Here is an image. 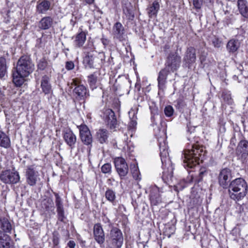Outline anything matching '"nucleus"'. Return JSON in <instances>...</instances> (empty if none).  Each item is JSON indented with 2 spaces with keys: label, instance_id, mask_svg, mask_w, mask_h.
Returning <instances> with one entry per match:
<instances>
[{
  "label": "nucleus",
  "instance_id": "1",
  "mask_svg": "<svg viewBox=\"0 0 248 248\" xmlns=\"http://www.w3.org/2000/svg\"><path fill=\"white\" fill-rule=\"evenodd\" d=\"M155 135L158 139L160 149V156L162 162V179L164 181L171 179L173 173L174 167L169 155L165 128L156 127L154 128Z\"/></svg>",
  "mask_w": 248,
  "mask_h": 248
},
{
  "label": "nucleus",
  "instance_id": "2",
  "mask_svg": "<svg viewBox=\"0 0 248 248\" xmlns=\"http://www.w3.org/2000/svg\"><path fill=\"white\" fill-rule=\"evenodd\" d=\"M34 70V64L30 56L24 55L18 60L16 71L13 74V81L16 86H21L25 78L29 76Z\"/></svg>",
  "mask_w": 248,
  "mask_h": 248
},
{
  "label": "nucleus",
  "instance_id": "3",
  "mask_svg": "<svg viewBox=\"0 0 248 248\" xmlns=\"http://www.w3.org/2000/svg\"><path fill=\"white\" fill-rule=\"evenodd\" d=\"M184 167L186 168H192L202 161L204 153L202 147L198 145L191 144V149H187L184 153Z\"/></svg>",
  "mask_w": 248,
  "mask_h": 248
},
{
  "label": "nucleus",
  "instance_id": "4",
  "mask_svg": "<svg viewBox=\"0 0 248 248\" xmlns=\"http://www.w3.org/2000/svg\"><path fill=\"white\" fill-rule=\"evenodd\" d=\"M248 192V186L242 178L232 180L228 186V193L230 198L236 202L243 199Z\"/></svg>",
  "mask_w": 248,
  "mask_h": 248
},
{
  "label": "nucleus",
  "instance_id": "5",
  "mask_svg": "<svg viewBox=\"0 0 248 248\" xmlns=\"http://www.w3.org/2000/svg\"><path fill=\"white\" fill-rule=\"evenodd\" d=\"M181 63V57L176 52H170L166 60L165 68L171 72H174L180 67Z\"/></svg>",
  "mask_w": 248,
  "mask_h": 248
},
{
  "label": "nucleus",
  "instance_id": "6",
  "mask_svg": "<svg viewBox=\"0 0 248 248\" xmlns=\"http://www.w3.org/2000/svg\"><path fill=\"white\" fill-rule=\"evenodd\" d=\"M71 85L75 86L73 93L77 100H83L89 96L86 87L80 84V81L78 78L72 79Z\"/></svg>",
  "mask_w": 248,
  "mask_h": 248
},
{
  "label": "nucleus",
  "instance_id": "7",
  "mask_svg": "<svg viewBox=\"0 0 248 248\" xmlns=\"http://www.w3.org/2000/svg\"><path fill=\"white\" fill-rule=\"evenodd\" d=\"M39 166L35 164L29 165L26 170V182L31 186H34L40 180Z\"/></svg>",
  "mask_w": 248,
  "mask_h": 248
},
{
  "label": "nucleus",
  "instance_id": "8",
  "mask_svg": "<svg viewBox=\"0 0 248 248\" xmlns=\"http://www.w3.org/2000/svg\"><path fill=\"white\" fill-rule=\"evenodd\" d=\"M108 239L113 247L121 248L124 242V237L121 230L117 227H112L108 235Z\"/></svg>",
  "mask_w": 248,
  "mask_h": 248
},
{
  "label": "nucleus",
  "instance_id": "9",
  "mask_svg": "<svg viewBox=\"0 0 248 248\" xmlns=\"http://www.w3.org/2000/svg\"><path fill=\"white\" fill-rule=\"evenodd\" d=\"M0 180L5 184H14L19 181L20 176L18 172L7 170L0 173Z\"/></svg>",
  "mask_w": 248,
  "mask_h": 248
},
{
  "label": "nucleus",
  "instance_id": "10",
  "mask_svg": "<svg viewBox=\"0 0 248 248\" xmlns=\"http://www.w3.org/2000/svg\"><path fill=\"white\" fill-rule=\"evenodd\" d=\"M115 168L121 179H123L128 173L129 168L125 159L121 157H116L114 160Z\"/></svg>",
  "mask_w": 248,
  "mask_h": 248
},
{
  "label": "nucleus",
  "instance_id": "11",
  "mask_svg": "<svg viewBox=\"0 0 248 248\" xmlns=\"http://www.w3.org/2000/svg\"><path fill=\"white\" fill-rule=\"evenodd\" d=\"M102 117L110 129H113L116 127L117 124V119L115 113L112 109L104 108Z\"/></svg>",
  "mask_w": 248,
  "mask_h": 248
},
{
  "label": "nucleus",
  "instance_id": "12",
  "mask_svg": "<svg viewBox=\"0 0 248 248\" xmlns=\"http://www.w3.org/2000/svg\"><path fill=\"white\" fill-rule=\"evenodd\" d=\"M196 50L192 47H188L183 57V62L186 67H190L196 60Z\"/></svg>",
  "mask_w": 248,
  "mask_h": 248
},
{
  "label": "nucleus",
  "instance_id": "13",
  "mask_svg": "<svg viewBox=\"0 0 248 248\" xmlns=\"http://www.w3.org/2000/svg\"><path fill=\"white\" fill-rule=\"evenodd\" d=\"M236 155L242 162L245 161L248 156V141L242 140L239 142L236 149Z\"/></svg>",
  "mask_w": 248,
  "mask_h": 248
},
{
  "label": "nucleus",
  "instance_id": "14",
  "mask_svg": "<svg viewBox=\"0 0 248 248\" xmlns=\"http://www.w3.org/2000/svg\"><path fill=\"white\" fill-rule=\"evenodd\" d=\"M62 137L67 145L71 150L75 147L77 137L73 131L69 128H65L62 131Z\"/></svg>",
  "mask_w": 248,
  "mask_h": 248
},
{
  "label": "nucleus",
  "instance_id": "15",
  "mask_svg": "<svg viewBox=\"0 0 248 248\" xmlns=\"http://www.w3.org/2000/svg\"><path fill=\"white\" fill-rule=\"evenodd\" d=\"M112 34L113 38L118 40L120 42L125 41L127 38L124 28L120 22H116L113 26Z\"/></svg>",
  "mask_w": 248,
  "mask_h": 248
},
{
  "label": "nucleus",
  "instance_id": "16",
  "mask_svg": "<svg viewBox=\"0 0 248 248\" xmlns=\"http://www.w3.org/2000/svg\"><path fill=\"white\" fill-rule=\"evenodd\" d=\"M80 137L84 144L88 145L93 141L92 136L88 127L85 124H82L78 127Z\"/></svg>",
  "mask_w": 248,
  "mask_h": 248
},
{
  "label": "nucleus",
  "instance_id": "17",
  "mask_svg": "<svg viewBox=\"0 0 248 248\" xmlns=\"http://www.w3.org/2000/svg\"><path fill=\"white\" fill-rule=\"evenodd\" d=\"M93 237L99 244H103L105 240L103 229L100 223H96L93 226Z\"/></svg>",
  "mask_w": 248,
  "mask_h": 248
},
{
  "label": "nucleus",
  "instance_id": "18",
  "mask_svg": "<svg viewBox=\"0 0 248 248\" xmlns=\"http://www.w3.org/2000/svg\"><path fill=\"white\" fill-rule=\"evenodd\" d=\"M52 7L51 2L49 0H39L37 2L36 12L38 14H46Z\"/></svg>",
  "mask_w": 248,
  "mask_h": 248
},
{
  "label": "nucleus",
  "instance_id": "19",
  "mask_svg": "<svg viewBox=\"0 0 248 248\" xmlns=\"http://www.w3.org/2000/svg\"><path fill=\"white\" fill-rule=\"evenodd\" d=\"M231 176V170L227 168L222 169L219 174L218 181L219 185L223 188H226L228 186L229 179Z\"/></svg>",
  "mask_w": 248,
  "mask_h": 248
},
{
  "label": "nucleus",
  "instance_id": "20",
  "mask_svg": "<svg viewBox=\"0 0 248 248\" xmlns=\"http://www.w3.org/2000/svg\"><path fill=\"white\" fill-rule=\"evenodd\" d=\"M123 12L126 18L128 20H133L135 15L133 7L128 0H124L122 3Z\"/></svg>",
  "mask_w": 248,
  "mask_h": 248
},
{
  "label": "nucleus",
  "instance_id": "21",
  "mask_svg": "<svg viewBox=\"0 0 248 248\" xmlns=\"http://www.w3.org/2000/svg\"><path fill=\"white\" fill-rule=\"evenodd\" d=\"M55 196L56 197L55 203L57 207L58 219L61 222H64L66 217L64 215V211L62 199L58 194L55 193Z\"/></svg>",
  "mask_w": 248,
  "mask_h": 248
},
{
  "label": "nucleus",
  "instance_id": "22",
  "mask_svg": "<svg viewBox=\"0 0 248 248\" xmlns=\"http://www.w3.org/2000/svg\"><path fill=\"white\" fill-rule=\"evenodd\" d=\"M171 72L167 68H164L158 73L157 77L158 87L159 90H163L167 82L169 74Z\"/></svg>",
  "mask_w": 248,
  "mask_h": 248
},
{
  "label": "nucleus",
  "instance_id": "23",
  "mask_svg": "<svg viewBox=\"0 0 248 248\" xmlns=\"http://www.w3.org/2000/svg\"><path fill=\"white\" fill-rule=\"evenodd\" d=\"M150 200L152 205H157L161 202L160 191L158 187L155 186L152 188L150 195Z\"/></svg>",
  "mask_w": 248,
  "mask_h": 248
},
{
  "label": "nucleus",
  "instance_id": "24",
  "mask_svg": "<svg viewBox=\"0 0 248 248\" xmlns=\"http://www.w3.org/2000/svg\"><path fill=\"white\" fill-rule=\"evenodd\" d=\"M237 6L239 14L244 19H248V2L247 0H237Z\"/></svg>",
  "mask_w": 248,
  "mask_h": 248
},
{
  "label": "nucleus",
  "instance_id": "25",
  "mask_svg": "<svg viewBox=\"0 0 248 248\" xmlns=\"http://www.w3.org/2000/svg\"><path fill=\"white\" fill-rule=\"evenodd\" d=\"M41 87L42 92L45 94H51L52 93L50 78L47 76L45 75L42 77L41 80Z\"/></svg>",
  "mask_w": 248,
  "mask_h": 248
},
{
  "label": "nucleus",
  "instance_id": "26",
  "mask_svg": "<svg viewBox=\"0 0 248 248\" xmlns=\"http://www.w3.org/2000/svg\"><path fill=\"white\" fill-rule=\"evenodd\" d=\"M160 9V5L157 1H154L146 9L148 16L150 18L155 17Z\"/></svg>",
  "mask_w": 248,
  "mask_h": 248
},
{
  "label": "nucleus",
  "instance_id": "27",
  "mask_svg": "<svg viewBox=\"0 0 248 248\" xmlns=\"http://www.w3.org/2000/svg\"><path fill=\"white\" fill-rule=\"evenodd\" d=\"M221 102L222 107L225 105H231L233 103L230 91L225 90L221 94Z\"/></svg>",
  "mask_w": 248,
  "mask_h": 248
},
{
  "label": "nucleus",
  "instance_id": "28",
  "mask_svg": "<svg viewBox=\"0 0 248 248\" xmlns=\"http://www.w3.org/2000/svg\"><path fill=\"white\" fill-rule=\"evenodd\" d=\"M0 228L5 233H11L12 225L9 220L5 217H0Z\"/></svg>",
  "mask_w": 248,
  "mask_h": 248
},
{
  "label": "nucleus",
  "instance_id": "29",
  "mask_svg": "<svg viewBox=\"0 0 248 248\" xmlns=\"http://www.w3.org/2000/svg\"><path fill=\"white\" fill-rule=\"evenodd\" d=\"M240 43L238 40L231 39L226 45V48L229 53H234L240 47Z\"/></svg>",
  "mask_w": 248,
  "mask_h": 248
},
{
  "label": "nucleus",
  "instance_id": "30",
  "mask_svg": "<svg viewBox=\"0 0 248 248\" xmlns=\"http://www.w3.org/2000/svg\"><path fill=\"white\" fill-rule=\"evenodd\" d=\"M53 19L51 16H45L42 18L39 23V28L42 30H47L53 24Z\"/></svg>",
  "mask_w": 248,
  "mask_h": 248
},
{
  "label": "nucleus",
  "instance_id": "31",
  "mask_svg": "<svg viewBox=\"0 0 248 248\" xmlns=\"http://www.w3.org/2000/svg\"><path fill=\"white\" fill-rule=\"evenodd\" d=\"M96 139L101 144L106 143L108 137V131L105 129H99L96 133Z\"/></svg>",
  "mask_w": 248,
  "mask_h": 248
},
{
  "label": "nucleus",
  "instance_id": "32",
  "mask_svg": "<svg viewBox=\"0 0 248 248\" xmlns=\"http://www.w3.org/2000/svg\"><path fill=\"white\" fill-rule=\"evenodd\" d=\"M0 248H13L10 237L0 231Z\"/></svg>",
  "mask_w": 248,
  "mask_h": 248
},
{
  "label": "nucleus",
  "instance_id": "33",
  "mask_svg": "<svg viewBox=\"0 0 248 248\" xmlns=\"http://www.w3.org/2000/svg\"><path fill=\"white\" fill-rule=\"evenodd\" d=\"M11 141L9 137L3 132L0 131V146L8 148L10 146Z\"/></svg>",
  "mask_w": 248,
  "mask_h": 248
},
{
  "label": "nucleus",
  "instance_id": "34",
  "mask_svg": "<svg viewBox=\"0 0 248 248\" xmlns=\"http://www.w3.org/2000/svg\"><path fill=\"white\" fill-rule=\"evenodd\" d=\"M86 39V36L85 33L81 31L78 33L74 41L75 45L76 47H80L82 46L84 44Z\"/></svg>",
  "mask_w": 248,
  "mask_h": 248
},
{
  "label": "nucleus",
  "instance_id": "35",
  "mask_svg": "<svg viewBox=\"0 0 248 248\" xmlns=\"http://www.w3.org/2000/svg\"><path fill=\"white\" fill-rule=\"evenodd\" d=\"M130 170L133 178L137 180H140V174L137 164H132L130 166Z\"/></svg>",
  "mask_w": 248,
  "mask_h": 248
},
{
  "label": "nucleus",
  "instance_id": "36",
  "mask_svg": "<svg viewBox=\"0 0 248 248\" xmlns=\"http://www.w3.org/2000/svg\"><path fill=\"white\" fill-rule=\"evenodd\" d=\"M7 68L6 59L4 57H0V78L5 76L7 73Z\"/></svg>",
  "mask_w": 248,
  "mask_h": 248
},
{
  "label": "nucleus",
  "instance_id": "37",
  "mask_svg": "<svg viewBox=\"0 0 248 248\" xmlns=\"http://www.w3.org/2000/svg\"><path fill=\"white\" fill-rule=\"evenodd\" d=\"M84 63L86 66L91 68L94 66V58L93 55L88 54L84 58Z\"/></svg>",
  "mask_w": 248,
  "mask_h": 248
},
{
  "label": "nucleus",
  "instance_id": "38",
  "mask_svg": "<svg viewBox=\"0 0 248 248\" xmlns=\"http://www.w3.org/2000/svg\"><path fill=\"white\" fill-rule=\"evenodd\" d=\"M97 79V76L94 74H91L88 77V82L92 89L96 88Z\"/></svg>",
  "mask_w": 248,
  "mask_h": 248
},
{
  "label": "nucleus",
  "instance_id": "39",
  "mask_svg": "<svg viewBox=\"0 0 248 248\" xmlns=\"http://www.w3.org/2000/svg\"><path fill=\"white\" fill-rule=\"evenodd\" d=\"M155 111L156 112V113H155L154 115L151 117V120L152 122V125L153 126H154L155 125L156 126L158 122H159L161 125L162 124L161 116L157 113V109H155Z\"/></svg>",
  "mask_w": 248,
  "mask_h": 248
},
{
  "label": "nucleus",
  "instance_id": "40",
  "mask_svg": "<svg viewBox=\"0 0 248 248\" xmlns=\"http://www.w3.org/2000/svg\"><path fill=\"white\" fill-rule=\"evenodd\" d=\"M105 197L109 202H113L116 199L115 193L112 190L108 189L106 191Z\"/></svg>",
  "mask_w": 248,
  "mask_h": 248
},
{
  "label": "nucleus",
  "instance_id": "41",
  "mask_svg": "<svg viewBox=\"0 0 248 248\" xmlns=\"http://www.w3.org/2000/svg\"><path fill=\"white\" fill-rule=\"evenodd\" d=\"M207 174V172L204 169H201L200 170L198 177L195 178L194 181L197 183L202 181L203 177Z\"/></svg>",
  "mask_w": 248,
  "mask_h": 248
},
{
  "label": "nucleus",
  "instance_id": "42",
  "mask_svg": "<svg viewBox=\"0 0 248 248\" xmlns=\"http://www.w3.org/2000/svg\"><path fill=\"white\" fill-rule=\"evenodd\" d=\"M47 65V62L46 59L42 58L40 59L38 63V68L41 70H44Z\"/></svg>",
  "mask_w": 248,
  "mask_h": 248
},
{
  "label": "nucleus",
  "instance_id": "43",
  "mask_svg": "<svg viewBox=\"0 0 248 248\" xmlns=\"http://www.w3.org/2000/svg\"><path fill=\"white\" fill-rule=\"evenodd\" d=\"M101 171L103 173H110L111 171V166L109 163L104 164L101 168Z\"/></svg>",
  "mask_w": 248,
  "mask_h": 248
},
{
  "label": "nucleus",
  "instance_id": "44",
  "mask_svg": "<svg viewBox=\"0 0 248 248\" xmlns=\"http://www.w3.org/2000/svg\"><path fill=\"white\" fill-rule=\"evenodd\" d=\"M174 112V109L171 106H168L164 109V113L166 116H171Z\"/></svg>",
  "mask_w": 248,
  "mask_h": 248
},
{
  "label": "nucleus",
  "instance_id": "45",
  "mask_svg": "<svg viewBox=\"0 0 248 248\" xmlns=\"http://www.w3.org/2000/svg\"><path fill=\"white\" fill-rule=\"evenodd\" d=\"M212 42L214 46L217 48L220 47L222 44V41L218 38H214Z\"/></svg>",
  "mask_w": 248,
  "mask_h": 248
},
{
  "label": "nucleus",
  "instance_id": "46",
  "mask_svg": "<svg viewBox=\"0 0 248 248\" xmlns=\"http://www.w3.org/2000/svg\"><path fill=\"white\" fill-rule=\"evenodd\" d=\"M202 0H193V4L195 9L200 10L202 5Z\"/></svg>",
  "mask_w": 248,
  "mask_h": 248
},
{
  "label": "nucleus",
  "instance_id": "47",
  "mask_svg": "<svg viewBox=\"0 0 248 248\" xmlns=\"http://www.w3.org/2000/svg\"><path fill=\"white\" fill-rule=\"evenodd\" d=\"M75 64L72 61H68L65 63V68L68 70H71L74 69Z\"/></svg>",
  "mask_w": 248,
  "mask_h": 248
},
{
  "label": "nucleus",
  "instance_id": "48",
  "mask_svg": "<svg viewBox=\"0 0 248 248\" xmlns=\"http://www.w3.org/2000/svg\"><path fill=\"white\" fill-rule=\"evenodd\" d=\"M134 147L132 146V144L130 142H127L125 145L124 147V149L125 150L129 151V152H132L133 151Z\"/></svg>",
  "mask_w": 248,
  "mask_h": 248
},
{
  "label": "nucleus",
  "instance_id": "49",
  "mask_svg": "<svg viewBox=\"0 0 248 248\" xmlns=\"http://www.w3.org/2000/svg\"><path fill=\"white\" fill-rule=\"evenodd\" d=\"M137 124V118L130 119V122L129 124V127L130 129H134Z\"/></svg>",
  "mask_w": 248,
  "mask_h": 248
},
{
  "label": "nucleus",
  "instance_id": "50",
  "mask_svg": "<svg viewBox=\"0 0 248 248\" xmlns=\"http://www.w3.org/2000/svg\"><path fill=\"white\" fill-rule=\"evenodd\" d=\"M136 110L134 109H131L129 111V116L130 119H136L137 118L136 114Z\"/></svg>",
  "mask_w": 248,
  "mask_h": 248
},
{
  "label": "nucleus",
  "instance_id": "51",
  "mask_svg": "<svg viewBox=\"0 0 248 248\" xmlns=\"http://www.w3.org/2000/svg\"><path fill=\"white\" fill-rule=\"evenodd\" d=\"M101 42L103 44V45H104V47H106L107 46H108L109 45L110 41H109V40H108V39H107L106 38L103 37L101 39Z\"/></svg>",
  "mask_w": 248,
  "mask_h": 248
},
{
  "label": "nucleus",
  "instance_id": "52",
  "mask_svg": "<svg viewBox=\"0 0 248 248\" xmlns=\"http://www.w3.org/2000/svg\"><path fill=\"white\" fill-rule=\"evenodd\" d=\"M98 57L99 58H100L102 63H104L105 62V54L104 53H103V52L99 53L98 54Z\"/></svg>",
  "mask_w": 248,
  "mask_h": 248
},
{
  "label": "nucleus",
  "instance_id": "53",
  "mask_svg": "<svg viewBox=\"0 0 248 248\" xmlns=\"http://www.w3.org/2000/svg\"><path fill=\"white\" fill-rule=\"evenodd\" d=\"M67 245L70 248H75L76 246L75 242L72 240L69 241Z\"/></svg>",
  "mask_w": 248,
  "mask_h": 248
},
{
  "label": "nucleus",
  "instance_id": "54",
  "mask_svg": "<svg viewBox=\"0 0 248 248\" xmlns=\"http://www.w3.org/2000/svg\"><path fill=\"white\" fill-rule=\"evenodd\" d=\"M73 16H74V14L72 15ZM77 22V18L76 17H72V18L70 20V23L71 24L74 26L76 23Z\"/></svg>",
  "mask_w": 248,
  "mask_h": 248
},
{
  "label": "nucleus",
  "instance_id": "55",
  "mask_svg": "<svg viewBox=\"0 0 248 248\" xmlns=\"http://www.w3.org/2000/svg\"><path fill=\"white\" fill-rule=\"evenodd\" d=\"M4 96V93L3 91L1 90V89L0 88V98H2Z\"/></svg>",
  "mask_w": 248,
  "mask_h": 248
},
{
  "label": "nucleus",
  "instance_id": "56",
  "mask_svg": "<svg viewBox=\"0 0 248 248\" xmlns=\"http://www.w3.org/2000/svg\"><path fill=\"white\" fill-rule=\"evenodd\" d=\"M86 3L88 4H92L94 1V0H85Z\"/></svg>",
  "mask_w": 248,
  "mask_h": 248
},
{
  "label": "nucleus",
  "instance_id": "57",
  "mask_svg": "<svg viewBox=\"0 0 248 248\" xmlns=\"http://www.w3.org/2000/svg\"><path fill=\"white\" fill-rule=\"evenodd\" d=\"M200 60L201 61V63H202L205 61V58L203 56H201L200 57Z\"/></svg>",
  "mask_w": 248,
  "mask_h": 248
},
{
  "label": "nucleus",
  "instance_id": "58",
  "mask_svg": "<svg viewBox=\"0 0 248 248\" xmlns=\"http://www.w3.org/2000/svg\"><path fill=\"white\" fill-rule=\"evenodd\" d=\"M88 46H89V47L90 48L91 50L93 49V43H89L88 44Z\"/></svg>",
  "mask_w": 248,
  "mask_h": 248
},
{
  "label": "nucleus",
  "instance_id": "59",
  "mask_svg": "<svg viewBox=\"0 0 248 248\" xmlns=\"http://www.w3.org/2000/svg\"><path fill=\"white\" fill-rule=\"evenodd\" d=\"M53 241H54V243L55 245L57 244V243H58V240H56L55 238H54Z\"/></svg>",
  "mask_w": 248,
  "mask_h": 248
},
{
  "label": "nucleus",
  "instance_id": "60",
  "mask_svg": "<svg viewBox=\"0 0 248 248\" xmlns=\"http://www.w3.org/2000/svg\"><path fill=\"white\" fill-rule=\"evenodd\" d=\"M186 186V185H185V184H184V185L182 186V187L181 188H179V189H180V190H182V189H183L184 187H185Z\"/></svg>",
  "mask_w": 248,
  "mask_h": 248
},
{
  "label": "nucleus",
  "instance_id": "61",
  "mask_svg": "<svg viewBox=\"0 0 248 248\" xmlns=\"http://www.w3.org/2000/svg\"><path fill=\"white\" fill-rule=\"evenodd\" d=\"M187 132H189L190 134H192V131L188 128V129L187 130Z\"/></svg>",
  "mask_w": 248,
  "mask_h": 248
},
{
  "label": "nucleus",
  "instance_id": "62",
  "mask_svg": "<svg viewBox=\"0 0 248 248\" xmlns=\"http://www.w3.org/2000/svg\"><path fill=\"white\" fill-rule=\"evenodd\" d=\"M187 140H190V138H189V137H187Z\"/></svg>",
  "mask_w": 248,
  "mask_h": 248
},
{
  "label": "nucleus",
  "instance_id": "63",
  "mask_svg": "<svg viewBox=\"0 0 248 248\" xmlns=\"http://www.w3.org/2000/svg\"><path fill=\"white\" fill-rule=\"evenodd\" d=\"M180 103V101H178V104H179Z\"/></svg>",
  "mask_w": 248,
  "mask_h": 248
},
{
  "label": "nucleus",
  "instance_id": "64",
  "mask_svg": "<svg viewBox=\"0 0 248 248\" xmlns=\"http://www.w3.org/2000/svg\"><path fill=\"white\" fill-rule=\"evenodd\" d=\"M53 0H50L49 1H51V2H52V1H53Z\"/></svg>",
  "mask_w": 248,
  "mask_h": 248
}]
</instances>
